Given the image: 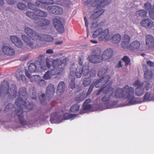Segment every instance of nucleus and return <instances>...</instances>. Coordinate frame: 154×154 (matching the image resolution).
Returning a JSON list of instances; mask_svg holds the SVG:
<instances>
[{
	"instance_id": "obj_23",
	"label": "nucleus",
	"mask_w": 154,
	"mask_h": 154,
	"mask_svg": "<svg viewBox=\"0 0 154 154\" xmlns=\"http://www.w3.org/2000/svg\"><path fill=\"white\" fill-rule=\"evenodd\" d=\"M54 85L53 84H49L46 88V95L48 97L50 98L54 95Z\"/></svg>"
},
{
	"instance_id": "obj_6",
	"label": "nucleus",
	"mask_w": 154,
	"mask_h": 154,
	"mask_svg": "<svg viewBox=\"0 0 154 154\" xmlns=\"http://www.w3.org/2000/svg\"><path fill=\"white\" fill-rule=\"evenodd\" d=\"M108 69V66H105L100 69L98 72V75L101 78L95 82L94 85L96 88L102 87L101 88H103L107 86V85H106L111 78V77L109 75H104L106 73Z\"/></svg>"
},
{
	"instance_id": "obj_13",
	"label": "nucleus",
	"mask_w": 154,
	"mask_h": 154,
	"mask_svg": "<svg viewBox=\"0 0 154 154\" xmlns=\"http://www.w3.org/2000/svg\"><path fill=\"white\" fill-rule=\"evenodd\" d=\"M60 18H55L53 20L54 25L56 30L60 33H62L64 31L63 26L61 20Z\"/></svg>"
},
{
	"instance_id": "obj_17",
	"label": "nucleus",
	"mask_w": 154,
	"mask_h": 154,
	"mask_svg": "<svg viewBox=\"0 0 154 154\" xmlns=\"http://www.w3.org/2000/svg\"><path fill=\"white\" fill-rule=\"evenodd\" d=\"M141 26L146 28H151L154 25L153 22L151 20L145 19L143 20L140 22Z\"/></svg>"
},
{
	"instance_id": "obj_10",
	"label": "nucleus",
	"mask_w": 154,
	"mask_h": 154,
	"mask_svg": "<svg viewBox=\"0 0 154 154\" xmlns=\"http://www.w3.org/2000/svg\"><path fill=\"white\" fill-rule=\"evenodd\" d=\"M26 14L29 18L35 20H38L40 17H45L48 15L45 12L38 8H35L33 12L27 11Z\"/></svg>"
},
{
	"instance_id": "obj_5",
	"label": "nucleus",
	"mask_w": 154,
	"mask_h": 154,
	"mask_svg": "<svg viewBox=\"0 0 154 154\" xmlns=\"http://www.w3.org/2000/svg\"><path fill=\"white\" fill-rule=\"evenodd\" d=\"M102 91L104 95L102 97L101 100L103 104L106 105L109 104L111 100L114 98L113 95L114 88L112 87L111 84H108L107 86L103 88H100L97 93V95H99Z\"/></svg>"
},
{
	"instance_id": "obj_18",
	"label": "nucleus",
	"mask_w": 154,
	"mask_h": 154,
	"mask_svg": "<svg viewBox=\"0 0 154 154\" xmlns=\"http://www.w3.org/2000/svg\"><path fill=\"white\" fill-rule=\"evenodd\" d=\"M113 53L112 49L108 48L106 49L102 54L104 61H108L112 57Z\"/></svg>"
},
{
	"instance_id": "obj_2",
	"label": "nucleus",
	"mask_w": 154,
	"mask_h": 154,
	"mask_svg": "<svg viewBox=\"0 0 154 154\" xmlns=\"http://www.w3.org/2000/svg\"><path fill=\"white\" fill-rule=\"evenodd\" d=\"M24 107L26 109L30 110L32 109L33 105L27 100H23L18 105L15 104L14 106L11 103H9L6 106L5 110L9 111L10 109L14 107L15 108V115L19 119L20 124L23 125H25L27 123V122L25 120L23 115V108Z\"/></svg>"
},
{
	"instance_id": "obj_31",
	"label": "nucleus",
	"mask_w": 154,
	"mask_h": 154,
	"mask_svg": "<svg viewBox=\"0 0 154 154\" xmlns=\"http://www.w3.org/2000/svg\"><path fill=\"white\" fill-rule=\"evenodd\" d=\"M25 74L27 77L29 79L30 81L31 82H37L39 81L40 79V76L38 75H33L31 76V74L29 73L27 71L25 72Z\"/></svg>"
},
{
	"instance_id": "obj_38",
	"label": "nucleus",
	"mask_w": 154,
	"mask_h": 154,
	"mask_svg": "<svg viewBox=\"0 0 154 154\" xmlns=\"http://www.w3.org/2000/svg\"><path fill=\"white\" fill-rule=\"evenodd\" d=\"M136 13V15L137 17H146L147 14V11L144 10L137 11Z\"/></svg>"
},
{
	"instance_id": "obj_7",
	"label": "nucleus",
	"mask_w": 154,
	"mask_h": 154,
	"mask_svg": "<svg viewBox=\"0 0 154 154\" xmlns=\"http://www.w3.org/2000/svg\"><path fill=\"white\" fill-rule=\"evenodd\" d=\"M92 36L93 38L98 36V39L100 41L110 40L111 38V36L109 34V29H106L103 30L101 28L96 30L94 32Z\"/></svg>"
},
{
	"instance_id": "obj_26",
	"label": "nucleus",
	"mask_w": 154,
	"mask_h": 154,
	"mask_svg": "<svg viewBox=\"0 0 154 154\" xmlns=\"http://www.w3.org/2000/svg\"><path fill=\"white\" fill-rule=\"evenodd\" d=\"M38 40L47 42H51L53 40L54 38L50 35L42 34L39 35Z\"/></svg>"
},
{
	"instance_id": "obj_48",
	"label": "nucleus",
	"mask_w": 154,
	"mask_h": 154,
	"mask_svg": "<svg viewBox=\"0 0 154 154\" xmlns=\"http://www.w3.org/2000/svg\"><path fill=\"white\" fill-rule=\"evenodd\" d=\"M93 82L92 83L90 86L88 91L86 94V95L87 96L90 95L92 91H93L94 86V84H93Z\"/></svg>"
},
{
	"instance_id": "obj_1",
	"label": "nucleus",
	"mask_w": 154,
	"mask_h": 154,
	"mask_svg": "<svg viewBox=\"0 0 154 154\" xmlns=\"http://www.w3.org/2000/svg\"><path fill=\"white\" fill-rule=\"evenodd\" d=\"M134 87H137L134 90V88L127 85L122 88H118L115 92V98L117 99L127 100L129 105H133L137 103V101L134 96L135 95L138 97L143 95L145 91H148L152 87L151 84L146 82L144 85L139 80L135 81L133 84Z\"/></svg>"
},
{
	"instance_id": "obj_22",
	"label": "nucleus",
	"mask_w": 154,
	"mask_h": 154,
	"mask_svg": "<svg viewBox=\"0 0 154 154\" xmlns=\"http://www.w3.org/2000/svg\"><path fill=\"white\" fill-rule=\"evenodd\" d=\"M95 73L92 74H90L88 77L84 78L82 81L83 85L85 87L89 86L91 83L92 80L94 79V78H95Z\"/></svg>"
},
{
	"instance_id": "obj_63",
	"label": "nucleus",
	"mask_w": 154,
	"mask_h": 154,
	"mask_svg": "<svg viewBox=\"0 0 154 154\" xmlns=\"http://www.w3.org/2000/svg\"><path fill=\"white\" fill-rule=\"evenodd\" d=\"M59 2H60V3H59L61 5H63L65 4V3L66 2V0H59Z\"/></svg>"
},
{
	"instance_id": "obj_59",
	"label": "nucleus",
	"mask_w": 154,
	"mask_h": 154,
	"mask_svg": "<svg viewBox=\"0 0 154 154\" xmlns=\"http://www.w3.org/2000/svg\"><path fill=\"white\" fill-rule=\"evenodd\" d=\"M123 66L122 64V61L121 60H120L118 64L116 66V67H122Z\"/></svg>"
},
{
	"instance_id": "obj_42",
	"label": "nucleus",
	"mask_w": 154,
	"mask_h": 154,
	"mask_svg": "<svg viewBox=\"0 0 154 154\" xmlns=\"http://www.w3.org/2000/svg\"><path fill=\"white\" fill-rule=\"evenodd\" d=\"M152 100L151 94L148 92H146L143 97V100L144 101H149Z\"/></svg>"
},
{
	"instance_id": "obj_20",
	"label": "nucleus",
	"mask_w": 154,
	"mask_h": 154,
	"mask_svg": "<svg viewBox=\"0 0 154 154\" xmlns=\"http://www.w3.org/2000/svg\"><path fill=\"white\" fill-rule=\"evenodd\" d=\"M146 44L149 48H154V37L151 35L146 36Z\"/></svg>"
},
{
	"instance_id": "obj_61",
	"label": "nucleus",
	"mask_w": 154,
	"mask_h": 154,
	"mask_svg": "<svg viewBox=\"0 0 154 154\" xmlns=\"http://www.w3.org/2000/svg\"><path fill=\"white\" fill-rule=\"evenodd\" d=\"M84 19L85 23V25L86 27H87L88 26V24L87 20L85 17H84Z\"/></svg>"
},
{
	"instance_id": "obj_14",
	"label": "nucleus",
	"mask_w": 154,
	"mask_h": 154,
	"mask_svg": "<svg viewBox=\"0 0 154 154\" xmlns=\"http://www.w3.org/2000/svg\"><path fill=\"white\" fill-rule=\"evenodd\" d=\"M50 13L60 15L63 13V9L57 5L48 6L47 8Z\"/></svg>"
},
{
	"instance_id": "obj_39",
	"label": "nucleus",
	"mask_w": 154,
	"mask_h": 154,
	"mask_svg": "<svg viewBox=\"0 0 154 154\" xmlns=\"http://www.w3.org/2000/svg\"><path fill=\"white\" fill-rule=\"evenodd\" d=\"M38 66L39 67V72H42L47 69V66L45 63V61L40 63L37 62Z\"/></svg>"
},
{
	"instance_id": "obj_52",
	"label": "nucleus",
	"mask_w": 154,
	"mask_h": 154,
	"mask_svg": "<svg viewBox=\"0 0 154 154\" xmlns=\"http://www.w3.org/2000/svg\"><path fill=\"white\" fill-rule=\"evenodd\" d=\"M27 5L28 8L30 9L33 10L34 11V10L35 9H34L35 7V5L34 4H32L31 2H29L28 3Z\"/></svg>"
},
{
	"instance_id": "obj_43",
	"label": "nucleus",
	"mask_w": 154,
	"mask_h": 154,
	"mask_svg": "<svg viewBox=\"0 0 154 154\" xmlns=\"http://www.w3.org/2000/svg\"><path fill=\"white\" fill-rule=\"evenodd\" d=\"M17 6L19 9L21 10H24L26 8V5L25 4L20 2H18L17 4Z\"/></svg>"
},
{
	"instance_id": "obj_57",
	"label": "nucleus",
	"mask_w": 154,
	"mask_h": 154,
	"mask_svg": "<svg viewBox=\"0 0 154 154\" xmlns=\"http://www.w3.org/2000/svg\"><path fill=\"white\" fill-rule=\"evenodd\" d=\"M53 53V51L52 49H49L46 51V53L48 54H52Z\"/></svg>"
},
{
	"instance_id": "obj_11",
	"label": "nucleus",
	"mask_w": 154,
	"mask_h": 154,
	"mask_svg": "<svg viewBox=\"0 0 154 154\" xmlns=\"http://www.w3.org/2000/svg\"><path fill=\"white\" fill-rule=\"evenodd\" d=\"M19 97L15 101V104L19 105L23 100H26L28 98L27 92L26 88L24 87H20L18 91Z\"/></svg>"
},
{
	"instance_id": "obj_3",
	"label": "nucleus",
	"mask_w": 154,
	"mask_h": 154,
	"mask_svg": "<svg viewBox=\"0 0 154 154\" xmlns=\"http://www.w3.org/2000/svg\"><path fill=\"white\" fill-rule=\"evenodd\" d=\"M0 95L5 97L8 95L10 99L15 98L17 95V88L14 84L9 86V83L7 81H2L0 87Z\"/></svg>"
},
{
	"instance_id": "obj_8",
	"label": "nucleus",
	"mask_w": 154,
	"mask_h": 154,
	"mask_svg": "<svg viewBox=\"0 0 154 154\" xmlns=\"http://www.w3.org/2000/svg\"><path fill=\"white\" fill-rule=\"evenodd\" d=\"M100 49L97 48L93 51L91 55L88 56V60L91 63L96 64L100 63L104 61Z\"/></svg>"
},
{
	"instance_id": "obj_51",
	"label": "nucleus",
	"mask_w": 154,
	"mask_h": 154,
	"mask_svg": "<svg viewBox=\"0 0 154 154\" xmlns=\"http://www.w3.org/2000/svg\"><path fill=\"white\" fill-rule=\"evenodd\" d=\"M30 96L31 98L35 100L36 99L37 95L35 91L33 90V91L32 92V94Z\"/></svg>"
},
{
	"instance_id": "obj_4",
	"label": "nucleus",
	"mask_w": 154,
	"mask_h": 154,
	"mask_svg": "<svg viewBox=\"0 0 154 154\" xmlns=\"http://www.w3.org/2000/svg\"><path fill=\"white\" fill-rule=\"evenodd\" d=\"M61 65V60L59 59L53 60L52 62V66L54 68L51 70L48 71L44 75L43 78L45 80H48L54 75L62 73L63 68L59 67Z\"/></svg>"
},
{
	"instance_id": "obj_62",
	"label": "nucleus",
	"mask_w": 154,
	"mask_h": 154,
	"mask_svg": "<svg viewBox=\"0 0 154 154\" xmlns=\"http://www.w3.org/2000/svg\"><path fill=\"white\" fill-rule=\"evenodd\" d=\"M67 58H65L63 59L61 61V65L63 64H66L67 62Z\"/></svg>"
},
{
	"instance_id": "obj_32",
	"label": "nucleus",
	"mask_w": 154,
	"mask_h": 154,
	"mask_svg": "<svg viewBox=\"0 0 154 154\" xmlns=\"http://www.w3.org/2000/svg\"><path fill=\"white\" fill-rule=\"evenodd\" d=\"M130 39V37L128 35H125L123 37L122 42L121 44L122 47L124 48L127 47Z\"/></svg>"
},
{
	"instance_id": "obj_54",
	"label": "nucleus",
	"mask_w": 154,
	"mask_h": 154,
	"mask_svg": "<svg viewBox=\"0 0 154 154\" xmlns=\"http://www.w3.org/2000/svg\"><path fill=\"white\" fill-rule=\"evenodd\" d=\"M57 113H54L53 114H52L50 117V121L52 123L54 122V119L53 117H55L57 116Z\"/></svg>"
},
{
	"instance_id": "obj_36",
	"label": "nucleus",
	"mask_w": 154,
	"mask_h": 154,
	"mask_svg": "<svg viewBox=\"0 0 154 154\" xmlns=\"http://www.w3.org/2000/svg\"><path fill=\"white\" fill-rule=\"evenodd\" d=\"M111 36V38L110 40L112 39L113 42L115 44L119 43L121 40V35L119 34H116L114 35L112 37Z\"/></svg>"
},
{
	"instance_id": "obj_28",
	"label": "nucleus",
	"mask_w": 154,
	"mask_h": 154,
	"mask_svg": "<svg viewBox=\"0 0 154 154\" xmlns=\"http://www.w3.org/2000/svg\"><path fill=\"white\" fill-rule=\"evenodd\" d=\"M15 76L18 80L26 81V79L24 75L23 74V72L20 69H18L15 72Z\"/></svg>"
},
{
	"instance_id": "obj_55",
	"label": "nucleus",
	"mask_w": 154,
	"mask_h": 154,
	"mask_svg": "<svg viewBox=\"0 0 154 154\" xmlns=\"http://www.w3.org/2000/svg\"><path fill=\"white\" fill-rule=\"evenodd\" d=\"M144 77L145 78V79H146V78L148 77L149 73V71L148 69L145 70L144 71Z\"/></svg>"
},
{
	"instance_id": "obj_35",
	"label": "nucleus",
	"mask_w": 154,
	"mask_h": 154,
	"mask_svg": "<svg viewBox=\"0 0 154 154\" xmlns=\"http://www.w3.org/2000/svg\"><path fill=\"white\" fill-rule=\"evenodd\" d=\"M91 101V100L90 99H87L85 100L83 105V110H90L92 109V106L90 104Z\"/></svg>"
},
{
	"instance_id": "obj_34",
	"label": "nucleus",
	"mask_w": 154,
	"mask_h": 154,
	"mask_svg": "<svg viewBox=\"0 0 154 154\" xmlns=\"http://www.w3.org/2000/svg\"><path fill=\"white\" fill-rule=\"evenodd\" d=\"M54 3V0H38L36 4L38 7L40 6V3L44 5H52Z\"/></svg>"
},
{
	"instance_id": "obj_33",
	"label": "nucleus",
	"mask_w": 154,
	"mask_h": 154,
	"mask_svg": "<svg viewBox=\"0 0 154 154\" xmlns=\"http://www.w3.org/2000/svg\"><path fill=\"white\" fill-rule=\"evenodd\" d=\"M65 84L64 82L61 81L58 84L57 89V93L58 95L61 94L63 93L65 89Z\"/></svg>"
},
{
	"instance_id": "obj_24",
	"label": "nucleus",
	"mask_w": 154,
	"mask_h": 154,
	"mask_svg": "<svg viewBox=\"0 0 154 154\" xmlns=\"http://www.w3.org/2000/svg\"><path fill=\"white\" fill-rule=\"evenodd\" d=\"M10 39L14 45L17 47L21 48L23 46V43L21 40L15 36H11Z\"/></svg>"
},
{
	"instance_id": "obj_16",
	"label": "nucleus",
	"mask_w": 154,
	"mask_h": 154,
	"mask_svg": "<svg viewBox=\"0 0 154 154\" xmlns=\"http://www.w3.org/2000/svg\"><path fill=\"white\" fill-rule=\"evenodd\" d=\"M25 31L27 35L32 40H38L39 35L32 29L26 27L25 29Z\"/></svg>"
},
{
	"instance_id": "obj_49",
	"label": "nucleus",
	"mask_w": 154,
	"mask_h": 154,
	"mask_svg": "<svg viewBox=\"0 0 154 154\" xmlns=\"http://www.w3.org/2000/svg\"><path fill=\"white\" fill-rule=\"evenodd\" d=\"M38 85L40 86H46V82L43 79H41L38 83Z\"/></svg>"
},
{
	"instance_id": "obj_21",
	"label": "nucleus",
	"mask_w": 154,
	"mask_h": 154,
	"mask_svg": "<svg viewBox=\"0 0 154 154\" xmlns=\"http://www.w3.org/2000/svg\"><path fill=\"white\" fill-rule=\"evenodd\" d=\"M3 53L8 56H13L15 54V51L12 48L9 46H3L2 48Z\"/></svg>"
},
{
	"instance_id": "obj_12",
	"label": "nucleus",
	"mask_w": 154,
	"mask_h": 154,
	"mask_svg": "<svg viewBox=\"0 0 154 154\" xmlns=\"http://www.w3.org/2000/svg\"><path fill=\"white\" fill-rule=\"evenodd\" d=\"M93 1L91 5L92 7L97 6L98 8L100 7H105L107 4L106 0H88L85 2V4H88Z\"/></svg>"
},
{
	"instance_id": "obj_50",
	"label": "nucleus",
	"mask_w": 154,
	"mask_h": 154,
	"mask_svg": "<svg viewBox=\"0 0 154 154\" xmlns=\"http://www.w3.org/2000/svg\"><path fill=\"white\" fill-rule=\"evenodd\" d=\"M39 97L41 103L42 104H43V103L45 102L46 100V96L45 94H42Z\"/></svg>"
},
{
	"instance_id": "obj_40",
	"label": "nucleus",
	"mask_w": 154,
	"mask_h": 154,
	"mask_svg": "<svg viewBox=\"0 0 154 154\" xmlns=\"http://www.w3.org/2000/svg\"><path fill=\"white\" fill-rule=\"evenodd\" d=\"M79 107L80 106L78 104H75L71 107L70 111L72 112H76L79 111Z\"/></svg>"
},
{
	"instance_id": "obj_27",
	"label": "nucleus",
	"mask_w": 154,
	"mask_h": 154,
	"mask_svg": "<svg viewBox=\"0 0 154 154\" xmlns=\"http://www.w3.org/2000/svg\"><path fill=\"white\" fill-rule=\"evenodd\" d=\"M97 9H100V10L96 11L92 14L90 17L91 19L95 20L98 18L99 16L102 15L104 12V10L103 9H101L103 8V7H100L98 8H97V6H96ZM104 7H103L104 8Z\"/></svg>"
},
{
	"instance_id": "obj_58",
	"label": "nucleus",
	"mask_w": 154,
	"mask_h": 154,
	"mask_svg": "<svg viewBox=\"0 0 154 154\" xmlns=\"http://www.w3.org/2000/svg\"><path fill=\"white\" fill-rule=\"evenodd\" d=\"M147 64L150 66H154V63L150 60L147 61Z\"/></svg>"
},
{
	"instance_id": "obj_37",
	"label": "nucleus",
	"mask_w": 154,
	"mask_h": 154,
	"mask_svg": "<svg viewBox=\"0 0 154 154\" xmlns=\"http://www.w3.org/2000/svg\"><path fill=\"white\" fill-rule=\"evenodd\" d=\"M50 23V21L48 20L41 18L39 22V25L41 27L46 26H48Z\"/></svg>"
},
{
	"instance_id": "obj_15",
	"label": "nucleus",
	"mask_w": 154,
	"mask_h": 154,
	"mask_svg": "<svg viewBox=\"0 0 154 154\" xmlns=\"http://www.w3.org/2000/svg\"><path fill=\"white\" fill-rule=\"evenodd\" d=\"M72 67H74V66L70 67V71L69 75V79L70 80L69 85V87L73 89L75 88V79L76 74L74 70L72 69Z\"/></svg>"
},
{
	"instance_id": "obj_41",
	"label": "nucleus",
	"mask_w": 154,
	"mask_h": 154,
	"mask_svg": "<svg viewBox=\"0 0 154 154\" xmlns=\"http://www.w3.org/2000/svg\"><path fill=\"white\" fill-rule=\"evenodd\" d=\"M76 116V114H73L70 113H66L63 115V118L65 120L69 119L74 118Z\"/></svg>"
},
{
	"instance_id": "obj_46",
	"label": "nucleus",
	"mask_w": 154,
	"mask_h": 154,
	"mask_svg": "<svg viewBox=\"0 0 154 154\" xmlns=\"http://www.w3.org/2000/svg\"><path fill=\"white\" fill-rule=\"evenodd\" d=\"M118 101L111 100L109 104V106L110 108H114L117 104Z\"/></svg>"
},
{
	"instance_id": "obj_64",
	"label": "nucleus",
	"mask_w": 154,
	"mask_h": 154,
	"mask_svg": "<svg viewBox=\"0 0 154 154\" xmlns=\"http://www.w3.org/2000/svg\"><path fill=\"white\" fill-rule=\"evenodd\" d=\"M63 43L62 41H58L56 42L55 43L56 45H60L62 44Z\"/></svg>"
},
{
	"instance_id": "obj_60",
	"label": "nucleus",
	"mask_w": 154,
	"mask_h": 154,
	"mask_svg": "<svg viewBox=\"0 0 154 154\" xmlns=\"http://www.w3.org/2000/svg\"><path fill=\"white\" fill-rule=\"evenodd\" d=\"M78 62H79V63L80 65V66H78V67H82V66L83 64V62H82V60H81V58L80 57H79ZM76 66H77V65H76Z\"/></svg>"
},
{
	"instance_id": "obj_29",
	"label": "nucleus",
	"mask_w": 154,
	"mask_h": 154,
	"mask_svg": "<svg viewBox=\"0 0 154 154\" xmlns=\"http://www.w3.org/2000/svg\"><path fill=\"white\" fill-rule=\"evenodd\" d=\"M37 62H35V63H31L28 69L29 71L31 72H38L39 67H38Z\"/></svg>"
},
{
	"instance_id": "obj_44",
	"label": "nucleus",
	"mask_w": 154,
	"mask_h": 154,
	"mask_svg": "<svg viewBox=\"0 0 154 154\" xmlns=\"http://www.w3.org/2000/svg\"><path fill=\"white\" fill-rule=\"evenodd\" d=\"M122 60L125 63V65H128L131 62V60L127 56H124L122 58Z\"/></svg>"
},
{
	"instance_id": "obj_53",
	"label": "nucleus",
	"mask_w": 154,
	"mask_h": 154,
	"mask_svg": "<svg viewBox=\"0 0 154 154\" xmlns=\"http://www.w3.org/2000/svg\"><path fill=\"white\" fill-rule=\"evenodd\" d=\"M45 63L47 66V68H49L51 66V63L49 59H47Z\"/></svg>"
},
{
	"instance_id": "obj_9",
	"label": "nucleus",
	"mask_w": 154,
	"mask_h": 154,
	"mask_svg": "<svg viewBox=\"0 0 154 154\" xmlns=\"http://www.w3.org/2000/svg\"><path fill=\"white\" fill-rule=\"evenodd\" d=\"M73 66L74 67H72V69L74 70L76 74V76L77 78H80L82 73L85 76H87L89 74L90 75V74H93V73H91V71L90 72L89 67L87 65H83V67H81L77 66L74 63H73L71 65L70 67Z\"/></svg>"
},
{
	"instance_id": "obj_30",
	"label": "nucleus",
	"mask_w": 154,
	"mask_h": 154,
	"mask_svg": "<svg viewBox=\"0 0 154 154\" xmlns=\"http://www.w3.org/2000/svg\"><path fill=\"white\" fill-rule=\"evenodd\" d=\"M140 46V44L139 41H134L132 42L128 46L129 49L131 51L138 49Z\"/></svg>"
},
{
	"instance_id": "obj_45",
	"label": "nucleus",
	"mask_w": 154,
	"mask_h": 154,
	"mask_svg": "<svg viewBox=\"0 0 154 154\" xmlns=\"http://www.w3.org/2000/svg\"><path fill=\"white\" fill-rule=\"evenodd\" d=\"M45 61V56L41 55H39L37 58V60L35 61V62H39L40 63Z\"/></svg>"
},
{
	"instance_id": "obj_47",
	"label": "nucleus",
	"mask_w": 154,
	"mask_h": 154,
	"mask_svg": "<svg viewBox=\"0 0 154 154\" xmlns=\"http://www.w3.org/2000/svg\"><path fill=\"white\" fill-rule=\"evenodd\" d=\"M84 95L80 94L76 96L75 98V100L76 101H81L84 100Z\"/></svg>"
},
{
	"instance_id": "obj_25",
	"label": "nucleus",
	"mask_w": 154,
	"mask_h": 154,
	"mask_svg": "<svg viewBox=\"0 0 154 154\" xmlns=\"http://www.w3.org/2000/svg\"><path fill=\"white\" fill-rule=\"evenodd\" d=\"M22 38L26 44L32 49L35 48L36 47L34 45L33 42L29 38L25 35H22Z\"/></svg>"
},
{
	"instance_id": "obj_19",
	"label": "nucleus",
	"mask_w": 154,
	"mask_h": 154,
	"mask_svg": "<svg viewBox=\"0 0 154 154\" xmlns=\"http://www.w3.org/2000/svg\"><path fill=\"white\" fill-rule=\"evenodd\" d=\"M144 7L145 9L149 11L150 17L154 20V4L152 7L150 3L147 2L145 4Z\"/></svg>"
},
{
	"instance_id": "obj_56",
	"label": "nucleus",
	"mask_w": 154,
	"mask_h": 154,
	"mask_svg": "<svg viewBox=\"0 0 154 154\" xmlns=\"http://www.w3.org/2000/svg\"><path fill=\"white\" fill-rule=\"evenodd\" d=\"M6 1L8 4L12 5L16 2L17 0H6Z\"/></svg>"
}]
</instances>
